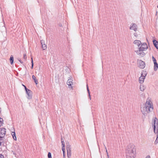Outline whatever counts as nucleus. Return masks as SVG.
I'll use <instances>...</instances> for the list:
<instances>
[{
    "label": "nucleus",
    "mask_w": 158,
    "mask_h": 158,
    "mask_svg": "<svg viewBox=\"0 0 158 158\" xmlns=\"http://www.w3.org/2000/svg\"><path fill=\"white\" fill-rule=\"evenodd\" d=\"M126 153L127 158H135L136 153L135 146L132 144H129L126 148Z\"/></svg>",
    "instance_id": "nucleus-1"
},
{
    "label": "nucleus",
    "mask_w": 158,
    "mask_h": 158,
    "mask_svg": "<svg viewBox=\"0 0 158 158\" xmlns=\"http://www.w3.org/2000/svg\"><path fill=\"white\" fill-rule=\"evenodd\" d=\"M152 126L153 128V131L155 134L158 132V119L155 117L152 119Z\"/></svg>",
    "instance_id": "nucleus-2"
},
{
    "label": "nucleus",
    "mask_w": 158,
    "mask_h": 158,
    "mask_svg": "<svg viewBox=\"0 0 158 158\" xmlns=\"http://www.w3.org/2000/svg\"><path fill=\"white\" fill-rule=\"evenodd\" d=\"M66 144L67 153V157L68 158H70L71 156V146L68 141H66Z\"/></svg>",
    "instance_id": "nucleus-3"
},
{
    "label": "nucleus",
    "mask_w": 158,
    "mask_h": 158,
    "mask_svg": "<svg viewBox=\"0 0 158 158\" xmlns=\"http://www.w3.org/2000/svg\"><path fill=\"white\" fill-rule=\"evenodd\" d=\"M144 107L145 109H146V110L148 113L151 111H152L153 108V105L152 104H151L149 102L148 103L146 102V103L145 104V106H144Z\"/></svg>",
    "instance_id": "nucleus-4"
},
{
    "label": "nucleus",
    "mask_w": 158,
    "mask_h": 158,
    "mask_svg": "<svg viewBox=\"0 0 158 158\" xmlns=\"http://www.w3.org/2000/svg\"><path fill=\"white\" fill-rule=\"evenodd\" d=\"M147 73L146 71L144 72V73H142L141 77L139 78V82L141 84H142L144 82V79L145 78V77L147 75Z\"/></svg>",
    "instance_id": "nucleus-5"
},
{
    "label": "nucleus",
    "mask_w": 158,
    "mask_h": 158,
    "mask_svg": "<svg viewBox=\"0 0 158 158\" xmlns=\"http://www.w3.org/2000/svg\"><path fill=\"white\" fill-rule=\"evenodd\" d=\"M148 48V46L147 44L146 43H143L141 45V46L139 48V51H143L145 50H146Z\"/></svg>",
    "instance_id": "nucleus-6"
},
{
    "label": "nucleus",
    "mask_w": 158,
    "mask_h": 158,
    "mask_svg": "<svg viewBox=\"0 0 158 158\" xmlns=\"http://www.w3.org/2000/svg\"><path fill=\"white\" fill-rule=\"evenodd\" d=\"M6 132V129L5 128L0 129V138H2L4 136Z\"/></svg>",
    "instance_id": "nucleus-7"
},
{
    "label": "nucleus",
    "mask_w": 158,
    "mask_h": 158,
    "mask_svg": "<svg viewBox=\"0 0 158 158\" xmlns=\"http://www.w3.org/2000/svg\"><path fill=\"white\" fill-rule=\"evenodd\" d=\"M145 63L144 62L140 60L139 62L138 66L140 68L143 69L145 67Z\"/></svg>",
    "instance_id": "nucleus-8"
},
{
    "label": "nucleus",
    "mask_w": 158,
    "mask_h": 158,
    "mask_svg": "<svg viewBox=\"0 0 158 158\" xmlns=\"http://www.w3.org/2000/svg\"><path fill=\"white\" fill-rule=\"evenodd\" d=\"M72 77H69V79L68 80L67 84L68 85L69 87V88H72V81L73 80L72 79Z\"/></svg>",
    "instance_id": "nucleus-9"
},
{
    "label": "nucleus",
    "mask_w": 158,
    "mask_h": 158,
    "mask_svg": "<svg viewBox=\"0 0 158 158\" xmlns=\"http://www.w3.org/2000/svg\"><path fill=\"white\" fill-rule=\"evenodd\" d=\"M132 24V26L130 27V29L134 30L135 31H136L137 29V25L134 23H133Z\"/></svg>",
    "instance_id": "nucleus-10"
},
{
    "label": "nucleus",
    "mask_w": 158,
    "mask_h": 158,
    "mask_svg": "<svg viewBox=\"0 0 158 158\" xmlns=\"http://www.w3.org/2000/svg\"><path fill=\"white\" fill-rule=\"evenodd\" d=\"M141 111L143 114L144 116L147 115L148 114V112L146 110V109H145L144 107L141 108Z\"/></svg>",
    "instance_id": "nucleus-11"
},
{
    "label": "nucleus",
    "mask_w": 158,
    "mask_h": 158,
    "mask_svg": "<svg viewBox=\"0 0 158 158\" xmlns=\"http://www.w3.org/2000/svg\"><path fill=\"white\" fill-rule=\"evenodd\" d=\"M61 142L62 143V150L63 151V153H65V149L64 148L65 147V143L64 141L63 140L62 138H61Z\"/></svg>",
    "instance_id": "nucleus-12"
},
{
    "label": "nucleus",
    "mask_w": 158,
    "mask_h": 158,
    "mask_svg": "<svg viewBox=\"0 0 158 158\" xmlns=\"http://www.w3.org/2000/svg\"><path fill=\"white\" fill-rule=\"evenodd\" d=\"M153 42L154 46L157 49H158V42L155 40H153Z\"/></svg>",
    "instance_id": "nucleus-13"
},
{
    "label": "nucleus",
    "mask_w": 158,
    "mask_h": 158,
    "mask_svg": "<svg viewBox=\"0 0 158 158\" xmlns=\"http://www.w3.org/2000/svg\"><path fill=\"white\" fill-rule=\"evenodd\" d=\"M154 71H156L158 69V64L156 62H154Z\"/></svg>",
    "instance_id": "nucleus-14"
},
{
    "label": "nucleus",
    "mask_w": 158,
    "mask_h": 158,
    "mask_svg": "<svg viewBox=\"0 0 158 158\" xmlns=\"http://www.w3.org/2000/svg\"><path fill=\"white\" fill-rule=\"evenodd\" d=\"M134 43L135 44H137L138 47H139L141 44V41L139 40H135L134 42Z\"/></svg>",
    "instance_id": "nucleus-15"
},
{
    "label": "nucleus",
    "mask_w": 158,
    "mask_h": 158,
    "mask_svg": "<svg viewBox=\"0 0 158 158\" xmlns=\"http://www.w3.org/2000/svg\"><path fill=\"white\" fill-rule=\"evenodd\" d=\"M32 79L34 80V82L35 83L36 85L38 83L37 79H36V77L34 76L33 75L32 76Z\"/></svg>",
    "instance_id": "nucleus-16"
},
{
    "label": "nucleus",
    "mask_w": 158,
    "mask_h": 158,
    "mask_svg": "<svg viewBox=\"0 0 158 158\" xmlns=\"http://www.w3.org/2000/svg\"><path fill=\"white\" fill-rule=\"evenodd\" d=\"M145 89V87L143 85H141L140 86V89L141 91H143Z\"/></svg>",
    "instance_id": "nucleus-17"
},
{
    "label": "nucleus",
    "mask_w": 158,
    "mask_h": 158,
    "mask_svg": "<svg viewBox=\"0 0 158 158\" xmlns=\"http://www.w3.org/2000/svg\"><path fill=\"white\" fill-rule=\"evenodd\" d=\"M12 135L13 136V139L15 140H16V137L15 136V131H13L12 132Z\"/></svg>",
    "instance_id": "nucleus-18"
},
{
    "label": "nucleus",
    "mask_w": 158,
    "mask_h": 158,
    "mask_svg": "<svg viewBox=\"0 0 158 158\" xmlns=\"http://www.w3.org/2000/svg\"><path fill=\"white\" fill-rule=\"evenodd\" d=\"M42 48L43 50H45L47 48V45L46 44H44L43 45H42Z\"/></svg>",
    "instance_id": "nucleus-19"
},
{
    "label": "nucleus",
    "mask_w": 158,
    "mask_h": 158,
    "mask_svg": "<svg viewBox=\"0 0 158 158\" xmlns=\"http://www.w3.org/2000/svg\"><path fill=\"white\" fill-rule=\"evenodd\" d=\"M10 61L11 62V64H12L13 62V60H14L13 56H11L10 57Z\"/></svg>",
    "instance_id": "nucleus-20"
},
{
    "label": "nucleus",
    "mask_w": 158,
    "mask_h": 158,
    "mask_svg": "<svg viewBox=\"0 0 158 158\" xmlns=\"http://www.w3.org/2000/svg\"><path fill=\"white\" fill-rule=\"evenodd\" d=\"M3 123V120L2 118H0V127L2 125Z\"/></svg>",
    "instance_id": "nucleus-21"
},
{
    "label": "nucleus",
    "mask_w": 158,
    "mask_h": 158,
    "mask_svg": "<svg viewBox=\"0 0 158 158\" xmlns=\"http://www.w3.org/2000/svg\"><path fill=\"white\" fill-rule=\"evenodd\" d=\"M141 51H139V50L137 51H135V52H136V53L138 54L141 55V53L140 52Z\"/></svg>",
    "instance_id": "nucleus-22"
},
{
    "label": "nucleus",
    "mask_w": 158,
    "mask_h": 158,
    "mask_svg": "<svg viewBox=\"0 0 158 158\" xmlns=\"http://www.w3.org/2000/svg\"><path fill=\"white\" fill-rule=\"evenodd\" d=\"M48 158H52L51 153L50 152H49L48 153Z\"/></svg>",
    "instance_id": "nucleus-23"
},
{
    "label": "nucleus",
    "mask_w": 158,
    "mask_h": 158,
    "mask_svg": "<svg viewBox=\"0 0 158 158\" xmlns=\"http://www.w3.org/2000/svg\"><path fill=\"white\" fill-rule=\"evenodd\" d=\"M158 143V136L157 135L156 139V140L155 141L154 143H155V144H157Z\"/></svg>",
    "instance_id": "nucleus-24"
},
{
    "label": "nucleus",
    "mask_w": 158,
    "mask_h": 158,
    "mask_svg": "<svg viewBox=\"0 0 158 158\" xmlns=\"http://www.w3.org/2000/svg\"><path fill=\"white\" fill-rule=\"evenodd\" d=\"M86 88H87V90L88 92V94H90V91H89V87L88 86V85L87 84L86 85Z\"/></svg>",
    "instance_id": "nucleus-25"
},
{
    "label": "nucleus",
    "mask_w": 158,
    "mask_h": 158,
    "mask_svg": "<svg viewBox=\"0 0 158 158\" xmlns=\"http://www.w3.org/2000/svg\"><path fill=\"white\" fill-rule=\"evenodd\" d=\"M40 43H41V45H43V44H45V41L44 40H40Z\"/></svg>",
    "instance_id": "nucleus-26"
},
{
    "label": "nucleus",
    "mask_w": 158,
    "mask_h": 158,
    "mask_svg": "<svg viewBox=\"0 0 158 158\" xmlns=\"http://www.w3.org/2000/svg\"><path fill=\"white\" fill-rule=\"evenodd\" d=\"M31 68H32V69L34 64L33 63V58H32V57L31 58Z\"/></svg>",
    "instance_id": "nucleus-27"
},
{
    "label": "nucleus",
    "mask_w": 158,
    "mask_h": 158,
    "mask_svg": "<svg viewBox=\"0 0 158 158\" xmlns=\"http://www.w3.org/2000/svg\"><path fill=\"white\" fill-rule=\"evenodd\" d=\"M140 53H141V55H140L141 56H143L145 54L143 51H141Z\"/></svg>",
    "instance_id": "nucleus-28"
},
{
    "label": "nucleus",
    "mask_w": 158,
    "mask_h": 158,
    "mask_svg": "<svg viewBox=\"0 0 158 158\" xmlns=\"http://www.w3.org/2000/svg\"><path fill=\"white\" fill-rule=\"evenodd\" d=\"M152 58L154 63L156 62V59L153 56H152Z\"/></svg>",
    "instance_id": "nucleus-29"
},
{
    "label": "nucleus",
    "mask_w": 158,
    "mask_h": 158,
    "mask_svg": "<svg viewBox=\"0 0 158 158\" xmlns=\"http://www.w3.org/2000/svg\"><path fill=\"white\" fill-rule=\"evenodd\" d=\"M23 85L25 89V90H26V91L27 93H27V90L29 91V90L28 89H27V88H26V87L25 85Z\"/></svg>",
    "instance_id": "nucleus-30"
},
{
    "label": "nucleus",
    "mask_w": 158,
    "mask_h": 158,
    "mask_svg": "<svg viewBox=\"0 0 158 158\" xmlns=\"http://www.w3.org/2000/svg\"><path fill=\"white\" fill-rule=\"evenodd\" d=\"M0 158H4V156L2 154H0Z\"/></svg>",
    "instance_id": "nucleus-31"
},
{
    "label": "nucleus",
    "mask_w": 158,
    "mask_h": 158,
    "mask_svg": "<svg viewBox=\"0 0 158 158\" xmlns=\"http://www.w3.org/2000/svg\"><path fill=\"white\" fill-rule=\"evenodd\" d=\"M134 35L135 37H137V34L136 33H134Z\"/></svg>",
    "instance_id": "nucleus-32"
},
{
    "label": "nucleus",
    "mask_w": 158,
    "mask_h": 158,
    "mask_svg": "<svg viewBox=\"0 0 158 158\" xmlns=\"http://www.w3.org/2000/svg\"><path fill=\"white\" fill-rule=\"evenodd\" d=\"M105 149L106 150V152L107 154V155H108V152H107V150L106 147L105 146Z\"/></svg>",
    "instance_id": "nucleus-33"
},
{
    "label": "nucleus",
    "mask_w": 158,
    "mask_h": 158,
    "mask_svg": "<svg viewBox=\"0 0 158 158\" xmlns=\"http://www.w3.org/2000/svg\"><path fill=\"white\" fill-rule=\"evenodd\" d=\"M89 94V99L90 100L91 99V95H90V94Z\"/></svg>",
    "instance_id": "nucleus-34"
},
{
    "label": "nucleus",
    "mask_w": 158,
    "mask_h": 158,
    "mask_svg": "<svg viewBox=\"0 0 158 158\" xmlns=\"http://www.w3.org/2000/svg\"><path fill=\"white\" fill-rule=\"evenodd\" d=\"M145 158H150V156L148 155L146 156V157Z\"/></svg>",
    "instance_id": "nucleus-35"
},
{
    "label": "nucleus",
    "mask_w": 158,
    "mask_h": 158,
    "mask_svg": "<svg viewBox=\"0 0 158 158\" xmlns=\"http://www.w3.org/2000/svg\"><path fill=\"white\" fill-rule=\"evenodd\" d=\"M63 156L64 157L65 156V153H63Z\"/></svg>",
    "instance_id": "nucleus-36"
},
{
    "label": "nucleus",
    "mask_w": 158,
    "mask_h": 158,
    "mask_svg": "<svg viewBox=\"0 0 158 158\" xmlns=\"http://www.w3.org/2000/svg\"><path fill=\"white\" fill-rule=\"evenodd\" d=\"M59 26L60 27H62V25L61 24H59Z\"/></svg>",
    "instance_id": "nucleus-37"
},
{
    "label": "nucleus",
    "mask_w": 158,
    "mask_h": 158,
    "mask_svg": "<svg viewBox=\"0 0 158 158\" xmlns=\"http://www.w3.org/2000/svg\"><path fill=\"white\" fill-rule=\"evenodd\" d=\"M26 56V55L25 54H24V58H25Z\"/></svg>",
    "instance_id": "nucleus-38"
},
{
    "label": "nucleus",
    "mask_w": 158,
    "mask_h": 158,
    "mask_svg": "<svg viewBox=\"0 0 158 158\" xmlns=\"http://www.w3.org/2000/svg\"><path fill=\"white\" fill-rule=\"evenodd\" d=\"M107 156L108 158H109V155H108H108H107Z\"/></svg>",
    "instance_id": "nucleus-39"
},
{
    "label": "nucleus",
    "mask_w": 158,
    "mask_h": 158,
    "mask_svg": "<svg viewBox=\"0 0 158 158\" xmlns=\"http://www.w3.org/2000/svg\"><path fill=\"white\" fill-rule=\"evenodd\" d=\"M158 1V0H157Z\"/></svg>",
    "instance_id": "nucleus-40"
}]
</instances>
